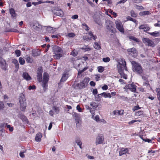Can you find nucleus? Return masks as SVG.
I'll use <instances>...</instances> for the list:
<instances>
[{"instance_id":"nucleus-34","label":"nucleus","mask_w":160,"mask_h":160,"mask_svg":"<svg viewBox=\"0 0 160 160\" xmlns=\"http://www.w3.org/2000/svg\"><path fill=\"white\" fill-rule=\"evenodd\" d=\"M19 63L21 65H24L25 62L24 59L22 57H20L19 58Z\"/></svg>"},{"instance_id":"nucleus-17","label":"nucleus","mask_w":160,"mask_h":160,"mask_svg":"<svg viewBox=\"0 0 160 160\" xmlns=\"http://www.w3.org/2000/svg\"><path fill=\"white\" fill-rule=\"evenodd\" d=\"M48 81H42V86L43 87V91L44 92H46L47 89L48 87Z\"/></svg>"},{"instance_id":"nucleus-2","label":"nucleus","mask_w":160,"mask_h":160,"mask_svg":"<svg viewBox=\"0 0 160 160\" xmlns=\"http://www.w3.org/2000/svg\"><path fill=\"white\" fill-rule=\"evenodd\" d=\"M19 100L20 103V110L24 112L27 107V103L25 95L23 93H20L19 96Z\"/></svg>"},{"instance_id":"nucleus-29","label":"nucleus","mask_w":160,"mask_h":160,"mask_svg":"<svg viewBox=\"0 0 160 160\" xmlns=\"http://www.w3.org/2000/svg\"><path fill=\"white\" fill-rule=\"evenodd\" d=\"M127 21H132L134 22V23H135L136 24H137L138 22V21L136 20L135 19L133 18H132L130 16H128L127 18Z\"/></svg>"},{"instance_id":"nucleus-38","label":"nucleus","mask_w":160,"mask_h":160,"mask_svg":"<svg viewBox=\"0 0 160 160\" xmlns=\"http://www.w3.org/2000/svg\"><path fill=\"white\" fill-rule=\"evenodd\" d=\"M98 71L99 72H102L104 70V68L102 66H99L98 67Z\"/></svg>"},{"instance_id":"nucleus-40","label":"nucleus","mask_w":160,"mask_h":160,"mask_svg":"<svg viewBox=\"0 0 160 160\" xmlns=\"http://www.w3.org/2000/svg\"><path fill=\"white\" fill-rule=\"evenodd\" d=\"M82 26H83V28L86 31H88L89 30V29H90L89 28L88 26V25L87 24H86V23H83L82 24Z\"/></svg>"},{"instance_id":"nucleus-33","label":"nucleus","mask_w":160,"mask_h":160,"mask_svg":"<svg viewBox=\"0 0 160 160\" xmlns=\"http://www.w3.org/2000/svg\"><path fill=\"white\" fill-rule=\"evenodd\" d=\"M52 109L56 113L58 114L59 113L60 111V109L58 107H57L56 106H54L52 107Z\"/></svg>"},{"instance_id":"nucleus-36","label":"nucleus","mask_w":160,"mask_h":160,"mask_svg":"<svg viewBox=\"0 0 160 160\" xmlns=\"http://www.w3.org/2000/svg\"><path fill=\"white\" fill-rule=\"evenodd\" d=\"M87 46H83L81 48V49L85 52L89 51H90L91 50V48H90L87 47Z\"/></svg>"},{"instance_id":"nucleus-51","label":"nucleus","mask_w":160,"mask_h":160,"mask_svg":"<svg viewBox=\"0 0 160 160\" xmlns=\"http://www.w3.org/2000/svg\"><path fill=\"white\" fill-rule=\"evenodd\" d=\"M77 110H78L79 112H82V108H81L80 105H78L76 107Z\"/></svg>"},{"instance_id":"nucleus-44","label":"nucleus","mask_w":160,"mask_h":160,"mask_svg":"<svg viewBox=\"0 0 160 160\" xmlns=\"http://www.w3.org/2000/svg\"><path fill=\"white\" fill-rule=\"evenodd\" d=\"M110 60V58L107 57L106 58H102V61L105 62H109Z\"/></svg>"},{"instance_id":"nucleus-62","label":"nucleus","mask_w":160,"mask_h":160,"mask_svg":"<svg viewBox=\"0 0 160 160\" xmlns=\"http://www.w3.org/2000/svg\"><path fill=\"white\" fill-rule=\"evenodd\" d=\"M4 107V104L2 102H0V109H2Z\"/></svg>"},{"instance_id":"nucleus-24","label":"nucleus","mask_w":160,"mask_h":160,"mask_svg":"<svg viewBox=\"0 0 160 160\" xmlns=\"http://www.w3.org/2000/svg\"><path fill=\"white\" fill-rule=\"evenodd\" d=\"M148 33L154 37L160 35V32L159 31L157 32L155 31L152 32H148Z\"/></svg>"},{"instance_id":"nucleus-20","label":"nucleus","mask_w":160,"mask_h":160,"mask_svg":"<svg viewBox=\"0 0 160 160\" xmlns=\"http://www.w3.org/2000/svg\"><path fill=\"white\" fill-rule=\"evenodd\" d=\"M42 137V134L40 132H39L36 134L35 138V140L37 142H40L41 140Z\"/></svg>"},{"instance_id":"nucleus-6","label":"nucleus","mask_w":160,"mask_h":160,"mask_svg":"<svg viewBox=\"0 0 160 160\" xmlns=\"http://www.w3.org/2000/svg\"><path fill=\"white\" fill-rule=\"evenodd\" d=\"M136 87L137 86L134 84L133 82H132L126 85L124 88L128 89L132 92H135Z\"/></svg>"},{"instance_id":"nucleus-48","label":"nucleus","mask_w":160,"mask_h":160,"mask_svg":"<svg viewBox=\"0 0 160 160\" xmlns=\"http://www.w3.org/2000/svg\"><path fill=\"white\" fill-rule=\"evenodd\" d=\"M43 2H42L41 1H39V2H33L32 3V4L33 5H34L35 6H36V5H38V4H40L41 3H43Z\"/></svg>"},{"instance_id":"nucleus-59","label":"nucleus","mask_w":160,"mask_h":160,"mask_svg":"<svg viewBox=\"0 0 160 160\" xmlns=\"http://www.w3.org/2000/svg\"><path fill=\"white\" fill-rule=\"evenodd\" d=\"M48 29H50L49 30L50 32L53 33L54 32V30L52 27H49Z\"/></svg>"},{"instance_id":"nucleus-63","label":"nucleus","mask_w":160,"mask_h":160,"mask_svg":"<svg viewBox=\"0 0 160 160\" xmlns=\"http://www.w3.org/2000/svg\"><path fill=\"white\" fill-rule=\"evenodd\" d=\"M146 25H142L139 26V29H144V27H145Z\"/></svg>"},{"instance_id":"nucleus-21","label":"nucleus","mask_w":160,"mask_h":160,"mask_svg":"<svg viewBox=\"0 0 160 160\" xmlns=\"http://www.w3.org/2000/svg\"><path fill=\"white\" fill-rule=\"evenodd\" d=\"M54 14L56 15L62 17L63 16V12L61 9H58V10H56V12H54Z\"/></svg>"},{"instance_id":"nucleus-16","label":"nucleus","mask_w":160,"mask_h":160,"mask_svg":"<svg viewBox=\"0 0 160 160\" xmlns=\"http://www.w3.org/2000/svg\"><path fill=\"white\" fill-rule=\"evenodd\" d=\"M0 64L1 68L3 70H6L7 67V66L5 60L2 61L0 60Z\"/></svg>"},{"instance_id":"nucleus-10","label":"nucleus","mask_w":160,"mask_h":160,"mask_svg":"<svg viewBox=\"0 0 160 160\" xmlns=\"http://www.w3.org/2000/svg\"><path fill=\"white\" fill-rule=\"evenodd\" d=\"M97 38L96 36H94L92 32L90 31L88 33H87L84 39L86 40H91L93 39L94 40H96V39Z\"/></svg>"},{"instance_id":"nucleus-31","label":"nucleus","mask_w":160,"mask_h":160,"mask_svg":"<svg viewBox=\"0 0 160 160\" xmlns=\"http://www.w3.org/2000/svg\"><path fill=\"white\" fill-rule=\"evenodd\" d=\"M77 86L78 87L79 89H81L85 87V85L84 84V82H82L78 84Z\"/></svg>"},{"instance_id":"nucleus-5","label":"nucleus","mask_w":160,"mask_h":160,"mask_svg":"<svg viewBox=\"0 0 160 160\" xmlns=\"http://www.w3.org/2000/svg\"><path fill=\"white\" fill-rule=\"evenodd\" d=\"M119 67L121 68L120 69L124 68L125 70L127 71L126 62L124 59L121 58L119 60L117 65V69H119Z\"/></svg>"},{"instance_id":"nucleus-28","label":"nucleus","mask_w":160,"mask_h":160,"mask_svg":"<svg viewBox=\"0 0 160 160\" xmlns=\"http://www.w3.org/2000/svg\"><path fill=\"white\" fill-rule=\"evenodd\" d=\"M49 80V76L47 73H44L43 74V79L42 81H48Z\"/></svg>"},{"instance_id":"nucleus-9","label":"nucleus","mask_w":160,"mask_h":160,"mask_svg":"<svg viewBox=\"0 0 160 160\" xmlns=\"http://www.w3.org/2000/svg\"><path fill=\"white\" fill-rule=\"evenodd\" d=\"M106 25L107 28L110 31L113 32L112 28H113V22L109 20L106 21Z\"/></svg>"},{"instance_id":"nucleus-49","label":"nucleus","mask_w":160,"mask_h":160,"mask_svg":"<svg viewBox=\"0 0 160 160\" xmlns=\"http://www.w3.org/2000/svg\"><path fill=\"white\" fill-rule=\"evenodd\" d=\"M150 29L149 27L147 25H145V27H144V31L145 32H147L149 31Z\"/></svg>"},{"instance_id":"nucleus-18","label":"nucleus","mask_w":160,"mask_h":160,"mask_svg":"<svg viewBox=\"0 0 160 160\" xmlns=\"http://www.w3.org/2000/svg\"><path fill=\"white\" fill-rule=\"evenodd\" d=\"M23 78L27 81L31 80L32 78L28 74L27 72H24L23 73Z\"/></svg>"},{"instance_id":"nucleus-11","label":"nucleus","mask_w":160,"mask_h":160,"mask_svg":"<svg viewBox=\"0 0 160 160\" xmlns=\"http://www.w3.org/2000/svg\"><path fill=\"white\" fill-rule=\"evenodd\" d=\"M143 41L144 43H147V44L150 46L152 47H154V42L150 40L148 38H144L142 40Z\"/></svg>"},{"instance_id":"nucleus-64","label":"nucleus","mask_w":160,"mask_h":160,"mask_svg":"<svg viewBox=\"0 0 160 160\" xmlns=\"http://www.w3.org/2000/svg\"><path fill=\"white\" fill-rule=\"evenodd\" d=\"M49 114L51 116H53L54 115L53 111L52 110H50L49 112Z\"/></svg>"},{"instance_id":"nucleus-7","label":"nucleus","mask_w":160,"mask_h":160,"mask_svg":"<svg viewBox=\"0 0 160 160\" xmlns=\"http://www.w3.org/2000/svg\"><path fill=\"white\" fill-rule=\"evenodd\" d=\"M127 52L129 55L134 58L136 57L138 55V51L134 48L128 49Z\"/></svg>"},{"instance_id":"nucleus-19","label":"nucleus","mask_w":160,"mask_h":160,"mask_svg":"<svg viewBox=\"0 0 160 160\" xmlns=\"http://www.w3.org/2000/svg\"><path fill=\"white\" fill-rule=\"evenodd\" d=\"M42 71H38L37 72V78L38 81L40 82L42 80Z\"/></svg>"},{"instance_id":"nucleus-8","label":"nucleus","mask_w":160,"mask_h":160,"mask_svg":"<svg viewBox=\"0 0 160 160\" xmlns=\"http://www.w3.org/2000/svg\"><path fill=\"white\" fill-rule=\"evenodd\" d=\"M104 140V136L102 134H98L96 139V145L102 144Z\"/></svg>"},{"instance_id":"nucleus-1","label":"nucleus","mask_w":160,"mask_h":160,"mask_svg":"<svg viewBox=\"0 0 160 160\" xmlns=\"http://www.w3.org/2000/svg\"><path fill=\"white\" fill-rule=\"evenodd\" d=\"M54 55L53 57L55 60H59L63 55V52L62 48L58 46H55L53 48Z\"/></svg>"},{"instance_id":"nucleus-60","label":"nucleus","mask_w":160,"mask_h":160,"mask_svg":"<svg viewBox=\"0 0 160 160\" xmlns=\"http://www.w3.org/2000/svg\"><path fill=\"white\" fill-rule=\"evenodd\" d=\"M154 26L155 27H160V21H158L157 23L154 24Z\"/></svg>"},{"instance_id":"nucleus-50","label":"nucleus","mask_w":160,"mask_h":160,"mask_svg":"<svg viewBox=\"0 0 160 160\" xmlns=\"http://www.w3.org/2000/svg\"><path fill=\"white\" fill-rule=\"evenodd\" d=\"M102 88L103 90H106L108 89V87L107 85L105 84L102 87Z\"/></svg>"},{"instance_id":"nucleus-42","label":"nucleus","mask_w":160,"mask_h":160,"mask_svg":"<svg viewBox=\"0 0 160 160\" xmlns=\"http://www.w3.org/2000/svg\"><path fill=\"white\" fill-rule=\"evenodd\" d=\"M76 142L77 144L79 146V147L80 148L82 149V143L80 139H78L76 140Z\"/></svg>"},{"instance_id":"nucleus-30","label":"nucleus","mask_w":160,"mask_h":160,"mask_svg":"<svg viewBox=\"0 0 160 160\" xmlns=\"http://www.w3.org/2000/svg\"><path fill=\"white\" fill-rule=\"evenodd\" d=\"M150 14V12L149 11H144L140 12L139 13V15L140 16H144L147 15H149Z\"/></svg>"},{"instance_id":"nucleus-58","label":"nucleus","mask_w":160,"mask_h":160,"mask_svg":"<svg viewBox=\"0 0 160 160\" xmlns=\"http://www.w3.org/2000/svg\"><path fill=\"white\" fill-rule=\"evenodd\" d=\"M90 84L91 86H94L96 85V83L94 81H91L90 82Z\"/></svg>"},{"instance_id":"nucleus-54","label":"nucleus","mask_w":160,"mask_h":160,"mask_svg":"<svg viewBox=\"0 0 160 160\" xmlns=\"http://www.w3.org/2000/svg\"><path fill=\"white\" fill-rule=\"evenodd\" d=\"M98 93V91L97 90V89H93V91H92V93L93 95H95L97 94Z\"/></svg>"},{"instance_id":"nucleus-32","label":"nucleus","mask_w":160,"mask_h":160,"mask_svg":"<svg viewBox=\"0 0 160 160\" xmlns=\"http://www.w3.org/2000/svg\"><path fill=\"white\" fill-rule=\"evenodd\" d=\"M94 48L97 50H99L101 47L100 44L97 42H95L93 45Z\"/></svg>"},{"instance_id":"nucleus-14","label":"nucleus","mask_w":160,"mask_h":160,"mask_svg":"<svg viewBox=\"0 0 160 160\" xmlns=\"http://www.w3.org/2000/svg\"><path fill=\"white\" fill-rule=\"evenodd\" d=\"M30 26L32 28L36 30L38 28H40L41 27L40 25L36 22H34L30 24Z\"/></svg>"},{"instance_id":"nucleus-45","label":"nucleus","mask_w":160,"mask_h":160,"mask_svg":"<svg viewBox=\"0 0 160 160\" xmlns=\"http://www.w3.org/2000/svg\"><path fill=\"white\" fill-rule=\"evenodd\" d=\"M32 55L34 57H37L38 55V53L35 50H32Z\"/></svg>"},{"instance_id":"nucleus-55","label":"nucleus","mask_w":160,"mask_h":160,"mask_svg":"<svg viewBox=\"0 0 160 160\" xmlns=\"http://www.w3.org/2000/svg\"><path fill=\"white\" fill-rule=\"evenodd\" d=\"M138 121L137 120H132L131 121H130L128 122V124L129 125H131L132 123H134L137 122Z\"/></svg>"},{"instance_id":"nucleus-3","label":"nucleus","mask_w":160,"mask_h":160,"mask_svg":"<svg viewBox=\"0 0 160 160\" xmlns=\"http://www.w3.org/2000/svg\"><path fill=\"white\" fill-rule=\"evenodd\" d=\"M132 65L133 71L138 74H141L143 72V69L141 65L134 61L131 62Z\"/></svg>"},{"instance_id":"nucleus-52","label":"nucleus","mask_w":160,"mask_h":160,"mask_svg":"<svg viewBox=\"0 0 160 160\" xmlns=\"http://www.w3.org/2000/svg\"><path fill=\"white\" fill-rule=\"evenodd\" d=\"M36 88V86L35 85L30 86L28 87V89L29 90L34 89Z\"/></svg>"},{"instance_id":"nucleus-15","label":"nucleus","mask_w":160,"mask_h":160,"mask_svg":"<svg viewBox=\"0 0 160 160\" xmlns=\"http://www.w3.org/2000/svg\"><path fill=\"white\" fill-rule=\"evenodd\" d=\"M128 152V149L127 148H122L119 152V156H121L125 154Z\"/></svg>"},{"instance_id":"nucleus-4","label":"nucleus","mask_w":160,"mask_h":160,"mask_svg":"<svg viewBox=\"0 0 160 160\" xmlns=\"http://www.w3.org/2000/svg\"><path fill=\"white\" fill-rule=\"evenodd\" d=\"M115 24L117 29L121 33H124V30L121 21L119 19H117L116 20Z\"/></svg>"},{"instance_id":"nucleus-39","label":"nucleus","mask_w":160,"mask_h":160,"mask_svg":"<svg viewBox=\"0 0 160 160\" xmlns=\"http://www.w3.org/2000/svg\"><path fill=\"white\" fill-rule=\"evenodd\" d=\"M89 81V78H85L83 79L82 82H84V84L86 86L88 84Z\"/></svg>"},{"instance_id":"nucleus-35","label":"nucleus","mask_w":160,"mask_h":160,"mask_svg":"<svg viewBox=\"0 0 160 160\" xmlns=\"http://www.w3.org/2000/svg\"><path fill=\"white\" fill-rule=\"evenodd\" d=\"M156 91L157 92V95L158 99L159 100L160 98V88H157L156 89Z\"/></svg>"},{"instance_id":"nucleus-22","label":"nucleus","mask_w":160,"mask_h":160,"mask_svg":"<svg viewBox=\"0 0 160 160\" xmlns=\"http://www.w3.org/2000/svg\"><path fill=\"white\" fill-rule=\"evenodd\" d=\"M99 95L103 96L105 98H111V96L109 93H107L105 92H103L101 94H98L97 95V96L98 97H99Z\"/></svg>"},{"instance_id":"nucleus-25","label":"nucleus","mask_w":160,"mask_h":160,"mask_svg":"<svg viewBox=\"0 0 160 160\" xmlns=\"http://www.w3.org/2000/svg\"><path fill=\"white\" fill-rule=\"evenodd\" d=\"M26 57L25 59L26 62L28 63H32L33 62V59L32 57H30L29 56L27 55L26 56Z\"/></svg>"},{"instance_id":"nucleus-56","label":"nucleus","mask_w":160,"mask_h":160,"mask_svg":"<svg viewBox=\"0 0 160 160\" xmlns=\"http://www.w3.org/2000/svg\"><path fill=\"white\" fill-rule=\"evenodd\" d=\"M24 152H20L19 153L20 156L22 158H24L25 157V155L24 154Z\"/></svg>"},{"instance_id":"nucleus-47","label":"nucleus","mask_w":160,"mask_h":160,"mask_svg":"<svg viewBox=\"0 0 160 160\" xmlns=\"http://www.w3.org/2000/svg\"><path fill=\"white\" fill-rule=\"evenodd\" d=\"M75 36V34L71 32L68 34L67 36L70 38H73Z\"/></svg>"},{"instance_id":"nucleus-23","label":"nucleus","mask_w":160,"mask_h":160,"mask_svg":"<svg viewBox=\"0 0 160 160\" xmlns=\"http://www.w3.org/2000/svg\"><path fill=\"white\" fill-rule=\"evenodd\" d=\"M123 110H115L113 112V113L115 115H120L123 114Z\"/></svg>"},{"instance_id":"nucleus-26","label":"nucleus","mask_w":160,"mask_h":160,"mask_svg":"<svg viewBox=\"0 0 160 160\" xmlns=\"http://www.w3.org/2000/svg\"><path fill=\"white\" fill-rule=\"evenodd\" d=\"M9 12L12 17L14 18L16 17V14L14 9L12 8H10L9 9Z\"/></svg>"},{"instance_id":"nucleus-27","label":"nucleus","mask_w":160,"mask_h":160,"mask_svg":"<svg viewBox=\"0 0 160 160\" xmlns=\"http://www.w3.org/2000/svg\"><path fill=\"white\" fill-rule=\"evenodd\" d=\"M128 38L136 42H140L139 39L138 38H136L134 36H130L128 37Z\"/></svg>"},{"instance_id":"nucleus-41","label":"nucleus","mask_w":160,"mask_h":160,"mask_svg":"<svg viewBox=\"0 0 160 160\" xmlns=\"http://www.w3.org/2000/svg\"><path fill=\"white\" fill-rule=\"evenodd\" d=\"M130 14L131 17L133 18H136L137 17V14L134 12L133 10H132L130 12Z\"/></svg>"},{"instance_id":"nucleus-53","label":"nucleus","mask_w":160,"mask_h":160,"mask_svg":"<svg viewBox=\"0 0 160 160\" xmlns=\"http://www.w3.org/2000/svg\"><path fill=\"white\" fill-rule=\"evenodd\" d=\"M71 54L73 56L75 57L77 55V54L74 51V50H72L71 52Z\"/></svg>"},{"instance_id":"nucleus-37","label":"nucleus","mask_w":160,"mask_h":160,"mask_svg":"<svg viewBox=\"0 0 160 160\" xmlns=\"http://www.w3.org/2000/svg\"><path fill=\"white\" fill-rule=\"evenodd\" d=\"M90 105L94 109H96L98 106V105L95 102H91Z\"/></svg>"},{"instance_id":"nucleus-43","label":"nucleus","mask_w":160,"mask_h":160,"mask_svg":"<svg viewBox=\"0 0 160 160\" xmlns=\"http://www.w3.org/2000/svg\"><path fill=\"white\" fill-rule=\"evenodd\" d=\"M15 53L17 56L18 57L21 55V52L19 50H17L15 51Z\"/></svg>"},{"instance_id":"nucleus-13","label":"nucleus","mask_w":160,"mask_h":160,"mask_svg":"<svg viewBox=\"0 0 160 160\" xmlns=\"http://www.w3.org/2000/svg\"><path fill=\"white\" fill-rule=\"evenodd\" d=\"M68 72L69 71H66L64 72L62 78L60 80L61 82H64L67 80L69 77Z\"/></svg>"},{"instance_id":"nucleus-46","label":"nucleus","mask_w":160,"mask_h":160,"mask_svg":"<svg viewBox=\"0 0 160 160\" xmlns=\"http://www.w3.org/2000/svg\"><path fill=\"white\" fill-rule=\"evenodd\" d=\"M6 127L8 128L9 129L10 131L12 132L13 131V127H11L10 125L6 124Z\"/></svg>"},{"instance_id":"nucleus-12","label":"nucleus","mask_w":160,"mask_h":160,"mask_svg":"<svg viewBox=\"0 0 160 160\" xmlns=\"http://www.w3.org/2000/svg\"><path fill=\"white\" fill-rule=\"evenodd\" d=\"M119 67V69H117L118 73L120 74L122 78H123L125 79H127V76L124 72V70H125L124 68L120 69V67Z\"/></svg>"},{"instance_id":"nucleus-57","label":"nucleus","mask_w":160,"mask_h":160,"mask_svg":"<svg viewBox=\"0 0 160 160\" xmlns=\"http://www.w3.org/2000/svg\"><path fill=\"white\" fill-rule=\"evenodd\" d=\"M140 108L139 107V106L137 105L135 106L133 108V110L134 111H135L139 109H140Z\"/></svg>"},{"instance_id":"nucleus-61","label":"nucleus","mask_w":160,"mask_h":160,"mask_svg":"<svg viewBox=\"0 0 160 160\" xmlns=\"http://www.w3.org/2000/svg\"><path fill=\"white\" fill-rule=\"evenodd\" d=\"M94 120L98 122L99 121V117L98 115H96L95 117Z\"/></svg>"}]
</instances>
